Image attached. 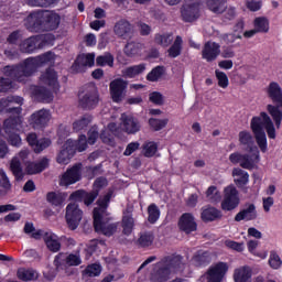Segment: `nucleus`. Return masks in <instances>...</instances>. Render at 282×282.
Returning a JSON list of instances; mask_svg holds the SVG:
<instances>
[{
    "mask_svg": "<svg viewBox=\"0 0 282 282\" xmlns=\"http://www.w3.org/2000/svg\"><path fill=\"white\" fill-rule=\"evenodd\" d=\"M199 0H185L181 7V17L186 23H193L199 19Z\"/></svg>",
    "mask_w": 282,
    "mask_h": 282,
    "instance_id": "nucleus-9",
    "label": "nucleus"
},
{
    "mask_svg": "<svg viewBox=\"0 0 282 282\" xmlns=\"http://www.w3.org/2000/svg\"><path fill=\"white\" fill-rule=\"evenodd\" d=\"M220 41H224L226 45H232V43H237L241 41V34L239 33H223L219 35Z\"/></svg>",
    "mask_w": 282,
    "mask_h": 282,
    "instance_id": "nucleus-50",
    "label": "nucleus"
},
{
    "mask_svg": "<svg viewBox=\"0 0 282 282\" xmlns=\"http://www.w3.org/2000/svg\"><path fill=\"white\" fill-rule=\"evenodd\" d=\"M113 33L116 36H118V39H123L127 41V39H131V34H133V25H131L130 21L121 19L116 22Z\"/></svg>",
    "mask_w": 282,
    "mask_h": 282,
    "instance_id": "nucleus-18",
    "label": "nucleus"
},
{
    "mask_svg": "<svg viewBox=\"0 0 282 282\" xmlns=\"http://www.w3.org/2000/svg\"><path fill=\"white\" fill-rule=\"evenodd\" d=\"M163 74H164V67L156 66L148 74L147 79L150 80V83H155L160 80V78H162Z\"/></svg>",
    "mask_w": 282,
    "mask_h": 282,
    "instance_id": "nucleus-53",
    "label": "nucleus"
},
{
    "mask_svg": "<svg viewBox=\"0 0 282 282\" xmlns=\"http://www.w3.org/2000/svg\"><path fill=\"white\" fill-rule=\"evenodd\" d=\"M259 151H253L252 154H241V152H234L229 155V162L231 164H239L241 169L252 171L257 164H259Z\"/></svg>",
    "mask_w": 282,
    "mask_h": 282,
    "instance_id": "nucleus-7",
    "label": "nucleus"
},
{
    "mask_svg": "<svg viewBox=\"0 0 282 282\" xmlns=\"http://www.w3.org/2000/svg\"><path fill=\"white\" fill-rule=\"evenodd\" d=\"M44 243L50 250V252H59L61 251V240H58V236L52 232L44 234Z\"/></svg>",
    "mask_w": 282,
    "mask_h": 282,
    "instance_id": "nucleus-29",
    "label": "nucleus"
},
{
    "mask_svg": "<svg viewBox=\"0 0 282 282\" xmlns=\"http://www.w3.org/2000/svg\"><path fill=\"white\" fill-rule=\"evenodd\" d=\"M26 140L32 147L34 153H41V151H45L50 144H52V141L50 139H40L36 137V133H30L26 137Z\"/></svg>",
    "mask_w": 282,
    "mask_h": 282,
    "instance_id": "nucleus-22",
    "label": "nucleus"
},
{
    "mask_svg": "<svg viewBox=\"0 0 282 282\" xmlns=\"http://www.w3.org/2000/svg\"><path fill=\"white\" fill-rule=\"evenodd\" d=\"M73 142L75 151H79V153H83L87 149V144H89L85 134L79 135L78 140Z\"/></svg>",
    "mask_w": 282,
    "mask_h": 282,
    "instance_id": "nucleus-58",
    "label": "nucleus"
},
{
    "mask_svg": "<svg viewBox=\"0 0 282 282\" xmlns=\"http://www.w3.org/2000/svg\"><path fill=\"white\" fill-rule=\"evenodd\" d=\"M216 78L218 82V85L223 88L226 89L229 85L228 82V75H226V73L221 72V70H216Z\"/></svg>",
    "mask_w": 282,
    "mask_h": 282,
    "instance_id": "nucleus-61",
    "label": "nucleus"
},
{
    "mask_svg": "<svg viewBox=\"0 0 282 282\" xmlns=\"http://www.w3.org/2000/svg\"><path fill=\"white\" fill-rule=\"evenodd\" d=\"M252 221L257 219V207L254 204H247L246 208L235 216V221Z\"/></svg>",
    "mask_w": 282,
    "mask_h": 282,
    "instance_id": "nucleus-25",
    "label": "nucleus"
},
{
    "mask_svg": "<svg viewBox=\"0 0 282 282\" xmlns=\"http://www.w3.org/2000/svg\"><path fill=\"white\" fill-rule=\"evenodd\" d=\"M221 54V45L217 42H206L203 51L202 57L207 61V63H213V61H217V56Z\"/></svg>",
    "mask_w": 282,
    "mask_h": 282,
    "instance_id": "nucleus-17",
    "label": "nucleus"
},
{
    "mask_svg": "<svg viewBox=\"0 0 282 282\" xmlns=\"http://www.w3.org/2000/svg\"><path fill=\"white\" fill-rule=\"evenodd\" d=\"M182 268V257L166 256L158 262L150 273L151 282H166L173 272Z\"/></svg>",
    "mask_w": 282,
    "mask_h": 282,
    "instance_id": "nucleus-5",
    "label": "nucleus"
},
{
    "mask_svg": "<svg viewBox=\"0 0 282 282\" xmlns=\"http://www.w3.org/2000/svg\"><path fill=\"white\" fill-rule=\"evenodd\" d=\"M221 210L215 207H208L202 212L203 221H215L217 219H221Z\"/></svg>",
    "mask_w": 282,
    "mask_h": 282,
    "instance_id": "nucleus-34",
    "label": "nucleus"
},
{
    "mask_svg": "<svg viewBox=\"0 0 282 282\" xmlns=\"http://www.w3.org/2000/svg\"><path fill=\"white\" fill-rule=\"evenodd\" d=\"M251 129L254 133L256 142L260 151H262V153H265V151H268V138L265 137V131L271 140H274V138H276V130L274 129V123L272 122V119H270V116H268V113L261 112L260 117L252 118ZM263 129H265V131Z\"/></svg>",
    "mask_w": 282,
    "mask_h": 282,
    "instance_id": "nucleus-4",
    "label": "nucleus"
},
{
    "mask_svg": "<svg viewBox=\"0 0 282 282\" xmlns=\"http://www.w3.org/2000/svg\"><path fill=\"white\" fill-rule=\"evenodd\" d=\"M148 221L150 224H155V221H158V219H160V208H158L155 206V204H151L149 207H148Z\"/></svg>",
    "mask_w": 282,
    "mask_h": 282,
    "instance_id": "nucleus-55",
    "label": "nucleus"
},
{
    "mask_svg": "<svg viewBox=\"0 0 282 282\" xmlns=\"http://www.w3.org/2000/svg\"><path fill=\"white\" fill-rule=\"evenodd\" d=\"M83 173V164L78 163L68 169L59 181L61 186H70V184H76V182H80Z\"/></svg>",
    "mask_w": 282,
    "mask_h": 282,
    "instance_id": "nucleus-13",
    "label": "nucleus"
},
{
    "mask_svg": "<svg viewBox=\"0 0 282 282\" xmlns=\"http://www.w3.org/2000/svg\"><path fill=\"white\" fill-rule=\"evenodd\" d=\"M40 83L41 85H47L48 87L56 89L58 87V75L56 74V70L52 67L47 68L40 76Z\"/></svg>",
    "mask_w": 282,
    "mask_h": 282,
    "instance_id": "nucleus-24",
    "label": "nucleus"
},
{
    "mask_svg": "<svg viewBox=\"0 0 282 282\" xmlns=\"http://www.w3.org/2000/svg\"><path fill=\"white\" fill-rule=\"evenodd\" d=\"M178 228L186 235L195 232V230H197V223H195V217H193V214H183L178 220Z\"/></svg>",
    "mask_w": 282,
    "mask_h": 282,
    "instance_id": "nucleus-19",
    "label": "nucleus"
},
{
    "mask_svg": "<svg viewBox=\"0 0 282 282\" xmlns=\"http://www.w3.org/2000/svg\"><path fill=\"white\" fill-rule=\"evenodd\" d=\"M238 138L241 147H245L246 151H249V153H254V151H259L254 145V138L252 137V133L248 131H240Z\"/></svg>",
    "mask_w": 282,
    "mask_h": 282,
    "instance_id": "nucleus-26",
    "label": "nucleus"
},
{
    "mask_svg": "<svg viewBox=\"0 0 282 282\" xmlns=\"http://www.w3.org/2000/svg\"><path fill=\"white\" fill-rule=\"evenodd\" d=\"M95 61H96V54L94 53H89L86 55L82 54L76 58L73 65V69H75V72H85V68L93 67Z\"/></svg>",
    "mask_w": 282,
    "mask_h": 282,
    "instance_id": "nucleus-21",
    "label": "nucleus"
},
{
    "mask_svg": "<svg viewBox=\"0 0 282 282\" xmlns=\"http://www.w3.org/2000/svg\"><path fill=\"white\" fill-rule=\"evenodd\" d=\"M47 166H50V160L47 158H43L37 162H26L25 172L28 175H37V173H43Z\"/></svg>",
    "mask_w": 282,
    "mask_h": 282,
    "instance_id": "nucleus-23",
    "label": "nucleus"
},
{
    "mask_svg": "<svg viewBox=\"0 0 282 282\" xmlns=\"http://www.w3.org/2000/svg\"><path fill=\"white\" fill-rule=\"evenodd\" d=\"M54 58L52 53H45L37 57H29L18 65L4 66L2 72L7 78L15 80L17 83H25L28 78L34 76L36 69L43 63H50Z\"/></svg>",
    "mask_w": 282,
    "mask_h": 282,
    "instance_id": "nucleus-1",
    "label": "nucleus"
},
{
    "mask_svg": "<svg viewBox=\"0 0 282 282\" xmlns=\"http://www.w3.org/2000/svg\"><path fill=\"white\" fill-rule=\"evenodd\" d=\"M99 138L104 142V144H109V147H113V144H116V139L113 138V134L109 132V130H104L100 133Z\"/></svg>",
    "mask_w": 282,
    "mask_h": 282,
    "instance_id": "nucleus-59",
    "label": "nucleus"
},
{
    "mask_svg": "<svg viewBox=\"0 0 282 282\" xmlns=\"http://www.w3.org/2000/svg\"><path fill=\"white\" fill-rule=\"evenodd\" d=\"M18 279L21 281H36L39 273L33 269H20L18 271Z\"/></svg>",
    "mask_w": 282,
    "mask_h": 282,
    "instance_id": "nucleus-42",
    "label": "nucleus"
},
{
    "mask_svg": "<svg viewBox=\"0 0 282 282\" xmlns=\"http://www.w3.org/2000/svg\"><path fill=\"white\" fill-rule=\"evenodd\" d=\"M33 96L39 102H52L54 100V95L45 87H35L33 89Z\"/></svg>",
    "mask_w": 282,
    "mask_h": 282,
    "instance_id": "nucleus-32",
    "label": "nucleus"
},
{
    "mask_svg": "<svg viewBox=\"0 0 282 282\" xmlns=\"http://www.w3.org/2000/svg\"><path fill=\"white\" fill-rule=\"evenodd\" d=\"M50 118H52L50 110L41 109L31 115L30 124L33 129H43V127H46L47 122H50Z\"/></svg>",
    "mask_w": 282,
    "mask_h": 282,
    "instance_id": "nucleus-16",
    "label": "nucleus"
},
{
    "mask_svg": "<svg viewBox=\"0 0 282 282\" xmlns=\"http://www.w3.org/2000/svg\"><path fill=\"white\" fill-rule=\"evenodd\" d=\"M182 36L177 35L173 45L167 50L170 58H177L182 54Z\"/></svg>",
    "mask_w": 282,
    "mask_h": 282,
    "instance_id": "nucleus-43",
    "label": "nucleus"
},
{
    "mask_svg": "<svg viewBox=\"0 0 282 282\" xmlns=\"http://www.w3.org/2000/svg\"><path fill=\"white\" fill-rule=\"evenodd\" d=\"M154 42L156 45H161V47H169L173 43V33L156 34Z\"/></svg>",
    "mask_w": 282,
    "mask_h": 282,
    "instance_id": "nucleus-44",
    "label": "nucleus"
},
{
    "mask_svg": "<svg viewBox=\"0 0 282 282\" xmlns=\"http://www.w3.org/2000/svg\"><path fill=\"white\" fill-rule=\"evenodd\" d=\"M12 191V184L10 183V178H8V174L6 171L0 170V195H8Z\"/></svg>",
    "mask_w": 282,
    "mask_h": 282,
    "instance_id": "nucleus-40",
    "label": "nucleus"
},
{
    "mask_svg": "<svg viewBox=\"0 0 282 282\" xmlns=\"http://www.w3.org/2000/svg\"><path fill=\"white\" fill-rule=\"evenodd\" d=\"M154 240L155 236L153 235V231H144L140 234L137 245L140 248H149L150 246H153Z\"/></svg>",
    "mask_w": 282,
    "mask_h": 282,
    "instance_id": "nucleus-36",
    "label": "nucleus"
},
{
    "mask_svg": "<svg viewBox=\"0 0 282 282\" xmlns=\"http://www.w3.org/2000/svg\"><path fill=\"white\" fill-rule=\"evenodd\" d=\"M254 29L258 32L267 33L270 30V22L267 18L260 17L254 19Z\"/></svg>",
    "mask_w": 282,
    "mask_h": 282,
    "instance_id": "nucleus-49",
    "label": "nucleus"
},
{
    "mask_svg": "<svg viewBox=\"0 0 282 282\" xmlns=\"http://www.w3.org/2000/svg\"><path fill=\"white\" fill-rule=\"evenodd\" d=\"M241 199L239 198V191L235 185H229L224 189V198L220 204L221 210L230 213L239 207Z\"/></svg>",
    "mask_w": 282,
    "mask_h": 282,
    "instance_id": "nucleus-8",
    "label": "nucleus"
},
{
    "mask_svg": "<svg viewBox=\"0 0 282 282\" xmlns=\"http://www.w3.org/2000/svg\"><path fill=\"white\" fill-rule=\"evenodd\" d=\"M206 197L212 204H217L221 202V193L217 191L216 186H209L206 191Z\"/></svg>",
    "mask_w": 282,
    "mask_h": 282,
    "instance_id": "nucleus-48",
    "label": "nucleus"
},
{
    "mask_svg": "<svg viewBox=\"0 0 282 282\" xmlns=\"http://www.w3.org/2000/svg\"><path fill=\"white\" fill-rule=\"evenodd\" d=\"M149 124L153 131H162L169 124V119H149Z\"/></svg>",
    "mask_w": 282,
    "mask_h": 282,
    "instance_id": "nucleus-52",
    "label": "nucleus"
},
{
    "mask_svg": "<svg viewBox=\"0 0 282 282\" xmlns=\"http://www.w3.org/2000/svg\"><path fill=\"white\" fill-rule=\"evenodd\" d=\"M227 272H228V263L218 262L208 269L207 281L208 282H221V281H224V276H226Z\"/></svg>",
    "mask_w": 282,
    "mask_h": 282,
    "instance_id": "nucleus-15",
    "label": "nucleus"
},
{
    "mask_svg": "<svg viewBox=\"0 0 282 282\" xmlns=\"http://www.w3.org/2000/svg\"><path fill=\"white\" fill-rule=\"evenodd\" d=\"M142 47H144V45L140 42H129L124 47V52L128 56H133L134 54H138Z\"/></svg>",
    "mask_w": 282,
    "mask_h": 282,
    "instance_id": "nucleus-54",
    "label": "nucleus"
},
{
    "mask_svg": "<svg viewBox=\"0 0 282 282\" xmlns=\"http://www.w3.org/2000/svg\"><path fill=\"white\" fill-rule=\"evenodd\" d=\"M65 219L69 230H76V228L80 226V221L83 220V212L80 207H78V204L69 203L66 206Z\"/></svg>",
    "mask_w": 282,
    "mask_h": 282,
    "instance_id": "nucleus-10",
    "label": "nucleus"
},
{
    "mask_svg": "<svg viewBox=\"0 0 282 282\" xmlns=\"http://www.w3.org/2000/svg\"><path fill=\"white\" fill-rule=\"evenodd\" d=\"M78 99L79 107H82V109H96L100 100L98 97V89L94 84L86 85L84 90L79 94Z\"/></svg>",
    "mask_w": 282,
    "mask_h": 282,
    "instance_id": "nucleus-6",
    "label": "nucleus"
},
{
    "mask_svg": "<svg viewBox=\"0 0 282 282\" xmlns=\"http://www.w3.org/2000/svg\"><path fill=\"white\" fill-rule=\"evenodd\" d=\"M127 87H129V83L122 78L113 79L110 83V96L113 102H122L124 100Z\"/></svg>",
    "mask_w": 282,
    "mask_h": 282,
    "instance_id": "nucleus-12",
    "label": "nucleus"
},
{
    "mask_svg": "<svg viewBox=\"0 0 282 282\" xmlns=\"http://www.w3.org/2000/svg\"><path fill=\"white\" fill-rule=\"evenodd\" d=\"M121 120V128L124 133H128V135H135L142 129V124H140V121L127 113H122L120 117Z\"/></svg>",
    "mask_w": 282,
    "mask_h": 282,
    "instance_id": "nucleus-14",
    "label": "nucleus"
},
{
    "mask_svg": "<svg viewBox=\"0 0 282 282\" xmlns=\"http://www.w3.org/2000/svg\"><path fill=\"white\" fill-rule=\"evenodd\" d=\"M22 97L9 96L0 100V113H21Z\"/></svg>",
    "mask_w": 282,
    "mask_h": 282,
    "instance_id": "nucleus-11",
    "label": "nucleus"
},
{
    "mask_svg": "<svg viewBox=\"0 0 282 282\" xmlns=\"http://www.w3.org/2000/svg\"><path fill=\"white\" fill-rule=\"evenodd\" d=\"M62 261H64L65 265L68 268L80 265L83 263V260L80 259V253H70L68 256H64Z\"/></svg>",
    "mask_w": 282,
    "mask_h": 282,
    "instance_id": "nucleus-47",
    "label": "nucleus"
},
{
    "mask_svg": "<svg viewBox=\"0 0 282 282\" xmlns=\"http://www.w3.org/2000/svg\"><path fill=\"white\" fill-rule=\"evenodd\" d=\"M158 152V144L155 142H145L143 144V155L145 158H153Z\"/></svg>",
    "mask_w": 282,
    "mask_h": 282,
    "instance_id": "nucleus-56",
    "label": "nucleus"
},
{
    "mask_svg": "<svg viewBox=\"0 0 282 282\" xmlns=\"http://www.w3.org/2000/svg\"><path fill=\"white\" fill-rule=\"evenodd\" d=\"M147 69L144 64H139L134 66H130L122 70L124 78H135V76H140Z\"/></svg>",
    "mask_w": 282,
    "mask_h": 282,
    "instance_id": "nucleus-39",
    "label": "nucleus"
},
{
    "mask_svg": "<svg viewBox=\"0 0 282 282\" xmlns=\"http://www.w3.org/2000/svg\"><path fill=\"white\" fill-rule=\"evenodd\" d=\"M21 122V117L19 115L9 117L3 122L4 133H19Z\"/></svg>",
    "mask_w": 282,
    "mask_h": 282,
    "instance_id": "nucleus-27",
    "label": "nucleus"
},
{
    "mask_svg": "<svg viewBox=\"0 0 282 282\" xmlns=\"http://www.w3.org/2000/svg\"><path fill=\"white\" fill-rule=\"evenodd\" d=\"M46 199L53 206H61L67 199V194L50 192L46 195Z\"/></svg>",
    "mask_w": 282,
    "mask_h": 282,
    "instance_id": "nucleus-41",
    "label": "nucleus"
},
{
    "mask_svg": "<svg viewBox=\"0 0 282 282\" xmlns=\"http://www.w3.org/2000/svg\"><path fill=\"white\" fill-rule=\"evenodd\" d=\"M102 269H100L99 264H90L85 269V274L87 276H98Z\"/></svg>",
    "mask_w": 282,
    "mask_h": 282,
    "instance_id": "nucleus-63",
    "label": "nucleus"
},
{
    "mask_svg": "<svg viewBox=\"0 0 282 282\" xmlns=\"http://www.w3.org/2000/svg\"><path fill=\"white\" fill-rule=\"evenodd\" d=\"M207 8L214 14H224L226 12V0H207Z\"/></svg>",
    "mask_w": 282,
    "mask_h": 282,
    "instance_id": "nucleus-37",
    "label": "nucleus"
},
{
    "mask_svg": "<svg viewBox=\"0 0 282 282\" xmlns=\"http://www.w3.org/2000/svg\"><path fill=\"white\" fill-rule=\"evenodd\" d=\"M212 258L210 253L208 251H198L194 257H193V263L196 267H202V265H208L210 263Z\"/></svg>",
    "mask_w": 282,
    "mask_h": 282,
    "instance_id": "nucleus-38",
    "label": "nucleus"
},
{
    "mask_svg": "<svg viewBox=\"0 0 282 282\" xmlns=\"http://www.w3.org/2000/svg\"><path fill=\"white\" fill-rule=\"evenodd\" d=\"M113 197V189H109L104 196L97 199V207L94 208V228L99 235H105V237H111L116 230H118L117 224L105 223V217L109 215L107 208H109V202Z\"/></svg>",
    "mask_w": 282,
    "mask_h": 282,
    "instance_id": "nucleus-2",
    "label": "nucleus"
},
{
    "mask_svg": "<svg viewBox=\"0 0 282 282\" xmlns=\"http://www.w3.org/2000/svg\"><path fill=\"white\" fill-rule=\"evenodd\" d=\"M24 25L31 32H52L61 25V15L47 10L34 11L28 15Z\"/></svg>",
    "mask_w": 282,
    "mask_h": 282,
    "instance_id": "nucleus-3",
    "label": "nucleus"
},
{
    "mask_svg": "<svg viewBox=\"0 0 282 282\" xmlns=\"http://www.w3.org/2000/svg\"><path fill=\"white\" fill-rule=\"evenodd\" d=\"M122 232L123 235H131L133 232V226H135V220L133 219V215L131 214V210L127 209L123 213V217H122Z\"/></svg>",
    "mask_w": 282,
    "mask_h": 282,
    "instance_id": "nucleus-31",
    "label": "nucleus"
},
{
    "mask_svg": "<svg viewBox=\"0 0 282 282\" xmlns=\"http://www.w3.org/2000/svg\"><path fill=\"white\" fill-rule=\"evenodd\" d=\"M93 117L90 115H84L80 119L73 123L74 131H83V129H87L91 123Z\"/></svg>",
    "mask_w": 282,
    "mask_h": 282,
    "instance_id": "nucleus-45",
    "label": "nucleus"
},
{
    "mask_svg": "<svg viewBox=\"0 0 282 282\" xmlns=\"http://www.w3.org/2000/svg\"><path fill=\"white\" fill-rule=\"evenodd\" d=\"M96 63L100 67H105V65H108V67H113V55H111V53H105L96 58Z\"/></svg>",
    "mask_w": 282,
    "mask_h": 282,
    "instance_id": "nucleus-51",
    "label": "nucleus"
},
{
    "mask_svg": "<svg viewBox=\"0 0 282 282\" xmlns=\"http://www.w3.org/2000/svg\"><path fill=\"white\" fill-rule=\"evenodd\" d=\"M10 171L13 173V175L18 182L23 180L25 174L23 173V166L21 165V160H19V156H14L11 160Z\"/></svg>",
    "mask_w": 282,
    "mask_h": 282,
    "instance_id": "nucleus-33",
    "label": "nucleus"
},
{
    "mask_svg": "<svg viewBox=\"0 0 282 282\" xmlns=\"http://www.w3.org/2000/svg\"><path fill=\"white\" fill-rule=\"evenodd\" d=\"M261 6H263V1L261 0H246V8L250 10V12H259Z\"/></svg>",
    "mask_w": 282,
    "mask_h": 282,
    "instance_id": "nucleus-62",
    "label": "nucleus"
},
{
    "mask_svg": "<svg viewBox=\"0 0 282 282\" xmlns=\"http://www.w3.org/2000/svg\"><path fill=\"white\" fill-rule=\"evenodd\" d=\"M36 43H39V39L36 36H31L20 43V52L23 54H31L36 50Z\"/></svg>",
    "mask_w": 282,
    "mask_h": 282,
    "instance_id": "nucleus-35",
    "label": "nucleus"
},
{
    "mask_svg": "<svg viewBox=\"0 0 282 282\" xmlns=\"http://www.w3.org/2000/svg\"><path fill=\"white\" fill-rule=\"evenodd\" d=\"M98 189H93L91 192L85 191L84 194V204L85 206H91L93 202H96V198L98 197Z\"/></svg>",
    "mask_w": 282,
    "mask_h": 282,
    "instance_id": "nucleus-60",
    "label": "nucleus"
},
{
    "mask_svg": "<svg viewBox=\"0 0 282 282\" xmlns=\"http://www.w3.org/2000/svg\"><path fill=\"white\" fill-rule=\"evenodd\" d=\"M235 282H251L252 281V269L250 267H240L234 271Z\"/></svg>",
    "mask_w": 282,
    "mask_h": 282,
    "instance_id": "nucleus-28",
    "label": "nucleus"
},
{
    "mask_svg": "<svg viewBox=\"0 0 282 282\" xmlns=\"http://www.w3.org/2000/svg\"><path fill=\"white\" fill-rule=\"evenodd\" d=\"M100 138V133L98 132V127H93L88 131V139L87 142L89 144H96V140Z\"/></svg>",
    "mask_w": 282,
    "mask_h": 282,
    "instance_id": "nucleus-64",
    "label": "nucleus"
},
{
    "mask_svg": "<svg viewBox=\"0 0 282 282\" xmlns=\"http://www.w3.org/2000/svg\"><path fill=\"white\" fill-rule=\"evenodd\" d=\"M63 257H65V253H58L54 259V269H50V271L46 273V279L52 281V279H56V274H58V268L62 265Z\"/></svg>",
    "mask_w": 282,
    "mask_h": 282,
    "instance_id": "nucleus-46",
    "label": "nucleus"
},
{
    "mask_svg": "<svg viewBox=\"0 0 282 282\" xmlns=\"http://www.w3.org/2000/svg\"><path fill=\"white\" fill-rule=\"evenodd\" d=\"M269 265L273 270H279V268H281L282 260H281V257H279V253H276V251L270 252Z\"/></svg>",
    "mask_w": 282,
    "mask_h": 282,
    "instance_id": "nucleus-57",
    "label": "nucleus"
},
{
    "mask_svg": "<svg viewBox=\"0 0 282 282\" xmlns=\"http://www.w3.org/2000/svg\"><path fill=\"white\" fill-rule=\"evenodd\" d=\"M234 177V182L238 188H243L246 184H248L250 180V174L248 172L241 170L240 167H235L231 173Z\"/></svg>",
    "mask_w": 282,
    "mask_h": 282,
    "instance_id": "nucleus-30",
    "label": "nucleus"
},
{
    "mask_svg": "<svg viewBox=\"0 0 282 282\" xmlns=\"http://www.w3.org/2000/svg\"><path fill=\"white\" fill-rule=\"evenodd\" d=\"M76 148L74 147V140L68 139L57 156L58 164H69V161L74 158Z\"/></svg>",
    "mask_w": 282,
    "mask_h": 282,
    "instance_id": "nucleus-20",
    "label": "nucleus"
}]
</instances>
